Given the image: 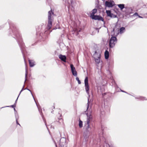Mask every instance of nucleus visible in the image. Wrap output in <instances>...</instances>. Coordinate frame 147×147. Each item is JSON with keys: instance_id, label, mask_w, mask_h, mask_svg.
Masks as SVG:
<instances>
[{"instance_id": "f257e3e1", "label": "nucleus", "mask_w": 147, "mask_h": 147, "mask_svg": "<svg viewBox=\"0 0 147 147\" xmlns=\"http://www.w3.org/2000/svg\"><path fill=\"white\" fill-rule=\"evenodd\" d=\"M90 102L88 98V102L86 110L85 111V114L87 116L86 120L84 122V126L86 129L91 128L92 127V116L91 114L92 109L91 106L89 107Z\"/></svg>"}, {"instance_id": "f03ea898", "label": "nucleus", "mask_w": 147, "mask_h": 147, "mask_svg": "<svg viewBox=\"0 0 147 147\" xmlns=\"http://www.w3.org/2000/svg\"><path fill=\"white\" fill-rule=\"evenodd\" d=\"M53 14V13L51 11H49L48 12V23L47 27V28L48 30H49L52 26V22L53 20V19H52L51 16Z\"/></svg>"}, {"instance_id": "7ed1b4c3", "label": "nucleus", "mask_w": 147, "mask_h": 147, "mask_svg": "<svg viewBox=\"0 0 147 147\" xmlns=\"http://www.w3.org/2000/svg\"><path fill=\"white\" fill-rule=\"evenodd\" d=\"M60 134L61 136V137L60 140L59 144L61 147H66L67 142H66V138L65 137V136L64 135L62 136V134L60 133Z\"/></svg>"}, {"instance_id": "20e7f679", "label": "nucleus", "mask_w": 147, "mask_h": 147, "mask_svg": "<svg viewBox=\"0 0 147 147\" xmlns=\"http://www.w3.org/2000/svg\"><path fill=\"white\" fill-rule=\"evenodd\" d=\"M117 38L115 37H112L109 41V45L110 48L113 47L117 43Z\"/></svg>"}, {"instance_id": "39448f33", "label": "nucleus", "mask_w": 147, "mask_h": 147, "mask_svg": "<svg viewBox=\"0 0 147 147\" xmlns=\"http://www.w3.org/2000/svg\"><path fill=\"white\" fill-rule=\"evenodd\" d=\"M94 57L96 63L98 64L100 62V53H97L96 51H95Z\"/></svg>"}, {"instance_id": "423d86ee", "label": "nucleus", "mask_w": 147, "mask_h": 147, "mask_svg": "<svg viewBox=\"0 0 147 147\" xmlns=\"http://www.w3.org/2000/svg\"><path fill=\"white\" fill-rule=\"evenodd\" d=\"M90 135V132L88 129H85L84 133L83 136L86 142L88 141Z\"/></svg>"}, {"instance_id": "0eeeda50", "label": "nucleus", "mask_w": 147, "mask_h": 147, "mask_svg": "<svg viewBox=\"0 0 147 147\" xmlns=\"http://www.w3.org/2000/svg\"><path fill=\"white\" fill-rule=\"evenodd\" d=\"M84 83L85 87V89L87 93L88 94L89 86L88 83V77H86L84 80Z\"/></svg>"}, {"instance_id": "6e6552de", "label": "nucleus", "mask_w": 147, "mask_h": 147, "mask_svg": "<svg viewBox=\"0 0 147 147\" xmlns=\"http://www.w3.org/2000/svg\"><path fill=\"white\" fill-rule=\"evenodd\" d=\"M71 3V5H70L69 9H70L71 7L72 8H71V9L72 11H74V10L75 7L76 6L77 4L75 1V0H70Z\"/></svg>"}, {"instance_id": "1a4fd4ad", "label": "nucleus", "mask_w": 147, "mask_h": 147, "mask_svg": "<svg viewBox=\"0 0 147 147\" xmlns=\"http://www.w3.org/2000/svg\"><path fill=\"white\" fill-rule=\"evenodd\" d=\"M114 5V2L112 1H105V5L106 7H113Z\"/></svg>"}, {"instance_id": "9d476101", "label": "nucleus", "mask_w": 147, "mask_h": 147, "mask_svg": "<svg viewBox=\"0 0 147 147\" xmlns=\"http://www.w3.org/2000/svg\"><path fill=\"white\" fill-rule=\"evenodd\" d=\"M70 67L72 74L74 76H77V73L75 69V67L73 65H70Z\"/></svg>"}, {"instance_id": "9b49d317", "label": "nucleus", "mask_w": 147, "mask_h": 147, "mask_svg": "<svg viewBox=\"0 0 147 147\" xmlns=\"http://www.w3.org/2000/svg\"><path fill=\"white\" fill-rule=\"evenodd\" d=\"M92 19L95 20H101L103 21L104 20L103 18L101 16H95L94 15L92 16H90Z\"/></svg>"}, {"instance_id": "f8f14e48", "label": "nucleus", "mask_w": 147, "mask_h": 147, "mask_svg": "<svg viewBox=\"0 0 147 147\" xmlns=\"http://www.w3.org/2000/svg\"><path fill=\"white\" fill-rule=\"evenodd\" d=\"M106 13H107V16L111 18H115L117 17L116 15H114L113 13H111L110 10H106Z\"/></svg>"}, {"instance_id": "ddd939ff", "label": "nucleus", "mask_w": 147, "mask_h": 147, "mask_svg": "<svg viewBox=\"0 0 147 147\" xmlns=\"http://www.w3.org/2000/svg\"><path fill=\"white\" fill-rule=\"evenodd\" d=\"M50 32H49L46 30L44 33H41L40 34V36L44 39L46 38L47 36L49 34Z\"/></svg>"}, {"instance_id": "4468645a", "label": "nucleus", "mask_w": 147, "mask_h": 147, "mask_svg": "<svg viewBox=\"0 0 147 147\" xmlns=\"http://www.w3.org/2000/svg\"><path fill=\"white\" fill-rule=\"evenodd\" d=\"M29 62L30 67H33L35 65V62L33 60H29Z\"/></svg>"}, {"instance_id": "2eb2a0df", "label": "nucleus", "mask_w": 147, "mask_h": 147, "mask_svg": "<svg viewBox=\"0 0 147 147\" xmlns=\"http://www.w3.org/2000/svg\"><path fill=\"white\" fill-rule=\"evenodd\" d=\"M59 58L62 61L64 62L66 61V57L65 55H60L59 56Z\"/></svg>"}, {"instance_id": "dca6fc26", "label": "nucleus", "mask_w": 147, "mask_h": 147, "mask_svg": "<svg viewBox=\"0 0 147 147\" xmlns=\"http://www.w3.org/2000/svg\"><path fill=\"white\" fill-rule=\"evenodd\" d=\"M125 31V28L124 27H122L120 28L119 30V33L120 34H122Z\"/></svg>"}, {"instance_id": "f3484780", "label": "nucleus", "mask_w": 147, "mask_h": 147, "mask_svg": "<svg viewBox=\"0 0 147 147\" xmlns=\"http://www.w3.org/2000/svg\"><path fill=\"white\" fill-rule=\"evenodd\" d=\"M117 5L120 9L121 10H122L124 8L125 5L124 4H118Z\"/></svg>"}, {"instance_id": "a211bd4d", "label": "nucleus", "mask_w": 147, "mask_h": 147, "mask_svg": "<svg viewBox=\"0 0 147 147\" xmlns=\"http://www.w3.org/2000/svg\"><path fill=\"white\" fill-rule=\"evenodd\" d=\"M105 58L106 59H108L109 57V53L108 51H106L105 53Z\"/></svg>"}, {"instance_id": "6ab92c4d", "label": "nucleus", "mask_w": 147, "mask_h": 147, "mask_svg": "<svg viewBox=\"0 0 147 147\" xmlns=\"http://www.w3.org/2000/svg\"><path fill=\"white\" fill-rule=\"evenodd\" d=\"M97 10L96 9H93L91 13L90 14V16H92L94 15V14L96 12Z\"/></svg>"}, {"instance_id": "aec40b11", "label": "nucleus", "mask_w": 147, "mask_h": 147, "mask_svg": "<svg viewBox=\"0 0 147 147\" xmlns=\"http://www.w3.org/2000/svg\"><path fill=\"white\" fill-rule=\"evenodd\" d=\"M58 122H59L60 123H61L62 125H64L63 121V119L61 118H58Z\"/></svg>"}, {"instance_id": "412c9836", "label": "nucleus", "mask_w": 147, "mask_h": 147, "mask_svg": "<svg viewBox=\"0 0 147 147\" xmlns=\"http://www.w3.org/2000/svg\"><path fill=\"white\" fill-rule=\"evenodd\" d=\"M135 98L136 99H138L142 100H146L145 99V97L141 96H139L138 97H136Z\"/></svg>"}, {"instance_id": "4be33fe9", "label": "nucleus", "mask_w": 147, "mask_h": 147, "mask_svg": "<svg viewBox=\"0 0 147 147\" xmlns=\"http://www.w3.org/2000/svg\"><path fill=\"white\" fill-rule=\"evenodd\" d=\"M14 111H15V117H16V120H17V119L18 118V114L17 113V111H16V109H15V108H14Z\"/></svg>"}, {"instance_id": "5701e85b", "label": "nucleus", "mask_w": 147, "mask_h": 147, "mask_svg": "<svg viewBox=\"0 0 147 147\" xmlns=\"http://www.w3.org/2000/svg\"><path fill=\"white\" fill-rule=\"evenodd\" d=\"M79 125L80 128H82L83 126L82 122L80 120L79 121Z\"/></svg>"}, {"instance_id": "b1692460", "label": "nucleus", "mask_w": 147, "mask_h": 147, "mask_svg": "<svg viewBox=\"0 0 147 147\" xmlns=\"http://www.w3.org/2000/svg\"><path fill=\"white\" fill-rule=\"evenodd\" d=\"M18 43H19V44L20 46V47L21 49H22V47L23 48L24 47V44L23 43H22V44H21V42L20 43V41L19 40H18Z\"/></svg>"}, {"instance_id": "393cba45", "label": "nucleus", "mask_w": 147, "mask_h": 147, "mask_svg": "<svg viewBox=\"0 0 147 147\" xmlns=\"http://www.w3.org/2000/svg\"><path fill=\"white\" fill-rule=\"evenodd\" d=\"M128 10L129 11V12L128 13V14H127V15H129L130 14L132 13V9L131 8H129L128 9Z\"/></svg>"}, {"instance_id": "a878e982", "label": "nucleus", "mask_w": 147, "mask_h": 147, "mask_svg": "<svg viewBox=\"0 0 147 147\" xmlns=\"http://www.w3.org/2000/svg\"><path fill=\"white\" fill-rule=\"evenodd\" d=\"M27 74H28V70H27V69L26 67V74H25L26 80L24 82V83H25L26 81V78L27 76Z\"/></svg>"}, {"instance_id": "bb28decb", "label": "nucleus", "mask_w": 147, "mask_h": 147, "mask_svg": "<svg viewBox=\"0 0 147 147\" xmlns=\"http://www.w3.org/2000/svg\"><path fill=\"white\" fill-rule=\"evenodd\" d=\"M76 80L78 81V83L79 84H81V82L80 81V80L79 79V78H78V77H77L76 78Z\"/></svg>"}, {"instance_id": "cd10ccee", "label": "nucleus", "mask_w": 147, "mask_h": 147, "mask_svg": "<svg viewBox=\"0 0 147 147\" xmlns=\"http://www.w3.org/2000/svg\"><path fill=\"white\" fill-rule=\"evenodd\" d=\"M25 89H25H27V90H29V91L30 92V93H31V94H32V96L33 97V98H34V100H35V101L36 102V101H35V99H34V97L33 96V94H32V92H31V91L29 89H28L27 88H26L25 89Z\"/></svg>"}, {"instance_id": "c85d7f7f", "label": "nucleus", "mask_w": 147, "mask_h": 147, "mask_svg": "<svg viewBox=\"0 0 147 147\" xmlns=\"http://www.w3.org/2000/svg\"><path fill=\"white\" fill-rule=\"evenodd\" d=\"M13 107V108H15V107H16V105L14 104V105H11L10 106H6L5 107Z\"/></svg>"}, {"instance_id": "c756f323", "label": "nucleus", "mask_w": 147, "mask_h": 147, "mask_svg": "<svg viewBox=\"0 0 147 147\" xmlns=\"http://www.w3.org/2000/svg\"><path fill=\"white\" fill-rule=\"evenodd\" d=\"M24 85L23 86V87L22 89L21 90L20 92V93L19 94V95H20V93H21V92L24 90H25L24 89Z\"/></svg>"}, {"instance_id": "7c9ffc66", "label": "nucleus", "mask_w": 147, "mask_h": 147, "mask_svg": "<svg viewBox=\"0 0 147 147\" xmlns=\"http://www.w3.org/2000/svg\"><path fill=\"white\" fill-rule=\"evenodd\" d=\"M109 147H115L114 145L112 144H108Z\"/></svg>"}, {"instance_id": "2f4dec72", "label": "nucleus", "mask_w": 147, "mask_h": 147, "mask_svg": "<svg viewBox=\"0 0 147 147\" xmlns=\"http://www.w3.org/2000/svg\"><path fill=\"white\" fill-rule=\"evenodd\" d=\"M133 16H138V13H135L133 15Z\"/></svg>"}, {"instance_id": "473e14b6", "label": "nucleus", "mask_w": 147, "mask_h": 147, "mask_svg": "<svg viewBox=\"0 0 147 147\" xmlns=\"http://www.w3.org/2000/svg\"><path fill=\"white\" fill-rule=\"evenodd\" d=\"M19 95H18V98H17V99H16V101H15V104H15V105H16V102H17V100H18V97H19Z\"/></svg>"}, {"instance_id": "72a5a7b5", "label": "nucleus", "mask_w": 147, "mask_h": 147, "mask_svg": "<svg viewBox=\"0 0 147 147\" xmlns=\"http://www.w3.org/2000/svg\"><path fill=\"white\" fill-rule=\"evenodd\" d=\"M119 32L118 31V32L117 33H116V34H115V33L114 35H115V36L117 35H118V34H119Z\"/></svg>"}, {"instance_id": "f704fd0d", "label": "nucleus", "mask_w": 147, "mask_h": 147, "mask_svg": "<svg viewBox=\"0 0 147 147\" xmlns=\"http://www.w3.org/2000/svg\"><path fill=\"white\" fill-rule=\"evenodd\" d=\"M138 17H139V18H143V17L139 15L138 16Z\"/></svg>"}, {"instance_id": "c9c22d12", "label": "nucleus", "mask_w": 147, "mask_h": 147, "mask_svg": "<svg viewBox=\"0 0 147 147\" xmlns=\"http://www.w3.org/2000/svg\"><path fill=\"white\" fill-rule=\"evenodd\" d=\"M54 142H55V144L56 147H57V145H56V143H55V141H54Z\"/></svg>"}, {"instance_id": "e433bc0d", "label": "nucleus", "mask_w": 147, "mask_h": 147, "mask_svg": "<svg viewBox=\"0 0 147 147\" xmlns=\"http://www.w3.org/2000/svg\"><path fill=\"white\" fill-rule=\"evenodd\" d=\"M111 81L112 82H113L114 81V80L112 79H111Z\"/></svg>"}, {"instance_id": "4c0bfd02", "label": "nucleus", "mask_w": 147, "mask_h": 147, "mask_svg": "<svg viewBox=\"0 0 147 147\" xmlns=\"http://www.w3.org/2000/svg\"><path fill=\"white\" fill-rule=\"evenodd\" d=\"M121 91L122 92H124V91H122V90H121Z\"/></svg>"}, {"instance_id": "58836bf2", "label": "nucleus", "mask_w": 147, "mask_h": 147, "mask_svg": "<svg viewBox=\"0 0 147 147\" xmlns=\"http://www.w3.org/2000/svg\"><path fill=\"white\" fill-rule=\"evenodd\" d=\"M115 30V29H113V31L114 32Z\"/></svg>"}, {"instance_id": "ea45409f", "label": "nucleus", "mask_w": 147, "mask_h": 147, "mask_svg": "<svg viewBox=\"0 0 147 147\" xmlns=\"http://www.w3.org/2000/svg\"><path fill=\"white\" fill-rule=\"evenodd\" d=\"M36 105L37 106V107H38V105H37V104L36 103Z\"/></svg>"}, {"instance_id": "a19ab883", "label": "nucleus", "mask_w": 147, "mask_h": 147, "mask_svg": "<svg viewBox=\"0 0 147 147\" xmlns=\"http://www.w3.org/2000/svg\"><path fill=\"white\" fill-rule=\"evenodd\" d=\"M75 30L76 31H78L76 29Z\"/></svg>"}, {"instance_id": "79ce46f5", "label": "nucleus", "mask_w": 147, "mask_h": 147, "mask_svg": "<svg viewBox=\"0 0 147 147\" xmlns=\"http://www.w3.org/2000/svg\"><path fill=\"white\" fill-rule=\"evenodd\" d=\"M49 129H48V131L49 132H49H49Z\"/></svg>"}, {"instance_id": "37998d69", "label": "nucleus", "mask_w": 147, "mask_h": 147, "mask_svg": "<svg viewBox=\"0 0 147 147\" xmlns=\"http://www.w3.org/2000/svg\"><path fill=\"white\" fill-rule=\"evenodd\" d=\"M4 107H2V108H1H1H4Z\"/></svg>"}, {"instance_id": "c03bdc74", "label": "nucleus", "mask_w": 147, "mask_h": 147, "mask_svg": "<svg viewBox=\"0 0 147 147\" xmlns=\"http://www.w3.org/2000/svg\"><path fill=\"white\" fill-rule=\"evenodd\" d=\"M146 15H147V13L146 14Z\"/></svg>"}]
</instances>
